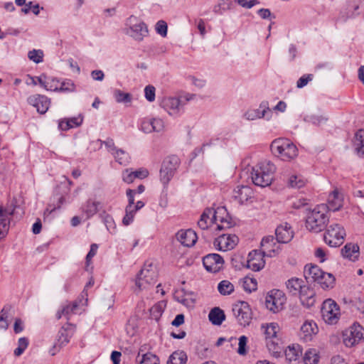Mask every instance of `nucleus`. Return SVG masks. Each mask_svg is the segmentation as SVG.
Wrapping results in <instances>:
<instances>
[{
	"instance_id": "79ce46f5",
	"label": "nucleus",
	"mask_w": 364,
	"mask_h": 364,
	"mask_svg": "<svg viewBox=\"0 0 364 364\" xmlns=\"http://www.w3.org/2000/svg\"><path fill=\"white\" fill-rule=\"evenodd\" d=\"M354 146L358 154L364 156V129H360L356 132Z\"/></svg>"
},
{
	"instance_id": "5fc2aeb1",
	"label": "nucleus",
	"mask_w": 364,
	"mask_h": 364,
	"mask_svg": "<svg viewBox=\"0 0 364 364\" xmlns=\"http://www.w3.org/2000/svg\"><path fill=\"white\" fill-rule=\"evenodd\" d=\"M257 282L256 279L246 277L242 282L243 289L247 292H252L257 289Z\"/></svg>"
},
{
	"instance_id": "9b49d317",
	"label": "nucleus",
	"mask_w": 364,
	"mask_h": 364,
	"mask_svg": "<svg viewBox=\"0 0 364 364\" xmlns=\"http://www.w3.org/2000/svg\"><path fill=\"white\" fill-rule=\"evenodd\" d=\"M183 105L181 98L176 97H165L160 102V107L172 117L179 116Z\"/></svg>"
},
{
	"instance_id": "7c9ffc66",
	"label": "nucleus",
	"mask_w": 364,
	"mask_h": 364,
	"mask_svg": "<svg viewBox=\"0 0 364 364\" xmlns=\"http://www.w3.org/2000/svg\"><path fill=\"white\" fill-rule=\"evenodd\" d=\"M262 329L264 330L265 340H273L280 337V328L278 323L272 322L262 325Z\"/></svg>"
},
{
	"instance_id": "9d476101",
	"label": "nucleus",
	"mask_w": 364,
	"mask_h": 364,
	"mask_svg": "<svg viewBox=\"0 0 364 364\" xmlns=\"http://www.w3.org/2000/svg\"><path fill=\"white\" fill-rule=\"evenodd\" d=\"M284 294L278 289H273L268 292L265 299V306L273 313H277L284 308L286 302Z\"/></svg>"
},
{
	"instance_id": "b1692460",
	"label": "nucleus",
	"mask_w": 364,
	"mask_h": 364,
	"mask_svg": "<svg viewBox=\"0 0 364 364\" xmlns=\"http://www.w3.org/2000/svg\"><path fill=\"white\" fill-rule=\"evenodd\" d=\"M176 237L177 240L186 247L193 246L198 240L196 232L191 229L181 230L176 233Z\"/></svg>"
},
{
	"instance_id": "4be33fe9",
	"label": "nucleus",
	"mask_w": 364,
	"mask_h": 364,
	"mask_svg": "<svg viewBox=\"0 0 364 364\" xmlns=\"http://www.w3.org/2000/svg\"><path fill=\"white\" fill-rule=\"evenodd\" d=\"M254 192L247 186H237L234 190L233 197L240 205H247L252 202Z\"/></svg>"
},
{
	"instance_id": "864d4df0",
	"label": "nucleus",
	"mask_w": 364,
	"mask_h": 364,
	"mask_svg": "<svg viewBox=\"0 0 364 364\" xmlns=\"http://www.w3.org/2000/svg\"><path fill=\"white\" fill-rule=\"evenodd\" d=\"M165 304L163 302H158L150 309V314L152 318L158 319L164 311Z\"/></svg>"
},
{
	"instance_id": "bb28decb",
	"label": "nucleus",
	"mask_w": 364,
	"mask_h": 364,
	"mask_svg": "<svg viewBox=\"0 0 364 364\" xmlns=\"http://www.w3.org/2000/svg\"><path fill=\"white\" fill-rule=\"evenodd\" d=\"M266 346L269 353L273 357L278 358L282 356L284 346L281 338L267 340V341H266Z\"/></svg>"
},
{
	"instance_id": "c85d7f7f",
	"label": "nucleus",
	"mask_w": 364,
	"mask_h": 364,
	"mask_svg": "<svg viewBox=\"0 0 364 364\" xmlns=\"http://www.w3.org/2000/svg\"><path fill=\"white\" fill-rule=\"evenodd\" d=\"M318 332V327L313 321H306L301 327V336L305 341L312 339L314 335Z\"/></svg>"
},
{
	"instance_id": "a878e982",
	"label": "nucleus",
	"mask_w": 364,
	"mask_h": 364,
	"mask_svg": "<svg viewBox=\"0 0 364 364\" xmlns=\"http://www.w3.org/2000/svg\"><path fill=\"white\" fill-rule=\"evenodd\" d=\"M276 240L279 243H287L293 237V231L288 223L278 226L275 230Z\"/></svg>"
},
{
	"instance_id": "dca6fc26",
	"label": "nucleus",
	"mask_w": 364,
	"mask_h": 364,
	"mask_svg": "<svg viewBox=\"0 0 364 364\" xmlns=\"http://www.w3.org/2000/svg\"><path fill=\"white\" fill-rule=\"evenodd\" d=\"M238 242V237L235 235L223 234L215 239L213 245L219 251H228L232 250Z\"/></svg>"
},
{
	"instance_id": "423d86ee",
	"label": "nucleus",
	"mask_w": 364,
	"mask_h": 364,
	"mask_svg": "<svg viewBox=\"0 0 364 364\" xmlns=\"http://www.w3.org/2000/svg\"><path fill=\"white\" fill-rule=\"evenodd\" d=\"M346 235V230L341 224L332 223L327 228L323 240L331 247H338L343 243Z\"/></svg>"
},
{
	"instance_id": "aec40b11",
	"label": "nucleus",
	"mask_w": 364,
	"mask_h": 364,
	"mask_svg": "<svg viewBox=\"0 0 364 364\" xmlns=\"http://www.w3.org/2000/svg\"><path fill=\"white\" fill-rule=\"evenodd\" d=\"M164 121L158 117L144 118L141 122V130L144 133L149 134L154 132H160L164 129Z\"/></svg>"
},
{
	"instance_id": "13d9d810",
	"label": "nucleus",
	"mask_w": 364,
	"mask_h": 364,
	"mask_svg": "<svg viewBox=\"0 0 364 364\" xmlns=\"http://www.w3.org/2000/svg\"><path fill=\"white\" fill-rule=\"evenodd\" d=\"M28 57L34 63H39L43 61V53L41 50L33 49L28 52Z\"/></svg>"
},
{
	"instance_id": "37998d69",
	"label": "nucleus",
	"mask_w": 364,
	"mask_h": 364,
	"mask_svg": "<svg viewBox=\"0 0 364 364\" xmlns=\"http://www.w3.org/2000/svg\"><path fill=\"white\" fill-rule=\"evenodd\" d=\"M112 155L115 161L121 165L127 166L130 162V156L124 149H117Z\"/></svg>"
},
{
	"instance_id": "a19ab883",
	"label": "nucleus",
	"mask_w": 364,
	"mask_h": 364,
	"mask_svg": "<svg viewBox=\"0 0 364 364\" xmlns=\"http://www.w3.org/2000/svg\"><path fill=\"white\" fill-rule=\"evenodd\" d=\"M142 350L140 349L137 355V360L139 364H159V358L152 353H146L141 355V358L139 359Z\"/></svg>"
},
{
	"instance_id": "ddd939ff",
	"label": "nucleus",
	"mask_w": 364,
	"mask_h": 364,
	"mask_svg": "<svg viewBox=\"0 0 364 364\" xmlns=\"http://www.w3.org/2000/svg\"><path fill=\"white\" fill-rule=\"evenodd\" d=\"M211 216L218 230H224L232 227L231 218L225 207H218L216 209H213Z\"/></svg>"
},
{
	"instance_id": "1a4fd4ad",
	"label": "nucleus",
	"mask_w": 364,
	"mask_h": 364,
	"mask_svg": "<svg viewBox=\"0 0 364 364\" xmlns=\"http://www.w3.org/2000/svg\"><path fill=\"white\" fill-rule=\"evenodd\" d=\"M321 313L323 320L328 324L336 323L340 318L339 306L331 299L323 302Z\"/></svg>"
},
{
	"instance_id": "72a5a7b5",
	"label": "nucleus",
	"mask_w": 364,
	"mask_h": 364,
	"mask_svg": "<svg viewBox=\"0 0 364 364\" xmlns=\"http://www.w3.org/2000/svg\"><path fill=\"white\" fill-rule=\"evenodd\" d=\"M77 309L78 304L77 302L68 304L63 306L61 309L57 311L56 318L57 319H60L64 316L67 318V320H69L72 315L77 314Z\"/></svg>"
},
{
	"instance_id": "2eb2a0df",
	"label": "nucleus",
	"mask_w": 364,
	"mask_h": 364,
	"mask_svg": "<svg viewBox=\"0 0 364 364\" xmlns=\"http://www.w3.org/2000/svg\"><path fill=\"white\" fill-rule=\"evenodd\" d=\"M15 207L10 204L4 207L0 206V237L6 235L11 220V216L14 214Z\"/></svg>"
},
{
	"instance_id": "bf43d9fd",
	"label": "nucleus",
	"mask_w": 364,
	"mask_h": 364,
	"mask_svg": "<svg viewBox=\"0 0 364 364\" xmlns=\"http://www.w3.org/2000/svg\"><path fill=\"white\" fill-rule=\"evenodd\" d=\"M247 337L245 336H241L239 338L238 343V349L237 353L241 355H245L247 354Z\"/></svg>"
},
{
	"instance_id": "603ef678",
	"label": "nucleus",
	"mask_w": 364,
	"mask_h": 364,
	"mask_svg": "<svg viewBox=\"0 0 364 364\" xmlns=\"http://www.w3.org/2000/svg\"><path fill=\"white\" fill-rule=\"evenodd\" d=\"M75 90V85L73 80L66 79L60 82L58 91L65 92H73Z\"/></svg>"
},
{
	"instance_id": "39448f33",
	"label": "nucleus",
	"mask_w": 364,
	"mask_h": 364,
	"mask_svg": "<svg viewBox=\"0 0 364 364\" xmlns=\"http://www.w3.org/2000/svg\"><path fill=\"white\" fill-rule=\"evenodd\" d=\"M157 276L156 267L152 263H146L137 274L135 284L140 291L148 289L156 284Z\"/></svg>"
},
{
	"instance_id": "f257e3e1",
	"label": "nucleus",
	"mask_w": 364,
	"mask_h": 364,
	"mask_svg": "<svg viewBox=\"0 0 364 364\" xmlns=\"http://www.w3.org/2000/svg\"><path fill=\"white\" fill-rule=\"evenodd\" d=\"M328 221V207L322 203L316 206L308 213L306 227L309 231L318 233L326 228Z\"/></svg>"
},
{
	"instance_id": "4d7b16f0",
	"label": "nucleus",
	"mask_w": 364,
	"mask_h": 364,
	"mask_svg": "<svg viewBox=\"0 0 364 364\" xmlns=\"http://www.w3.org/2000/svg\"><path fill=\"white\" fill-rule=\"evenodd\" d=\"M59 86H60L59 80H58L55 78L48 77L47 80H46V85H45V89L46 90L57 92V91H58Z\"/></svg>"
},
{
	"instance_id": "393cba45",
	"label": "nucleus",
	"mask_w": 364,
	"mask_h": 364,
	"mask_svg": "<svg viewBox=\"0 0 364 364\" xmlns=\"http://www.w3.org/2000/svg\"><path fill=\"white\" fill-rule=\"evenodd\" d=\"M298 295L304 306L311 307L314 305L316 302L315 291L306 283Z\"/></svg>"
},
{
	"instance_id": "2f4dec72",
	"label": "nucleus",
	"mask_w": 364,
	"mask_h": 364,
	"mask_svg": "<svg viewBox=\"0 0 364 364\" xmlns=\"http://www.w3.org/2000/svg\"><path fill=\"white\" fill-rule=\"evenodd\" d=\"M74 331L75 326L69 323L62 327L59 331L58 348L66 345L70 341V338L73 335Z\"/></svg>"
},
{
	"instance_id": "f3484780",
	"label": "nucleus",
	"mask_w": 364,
	"mask_h": 364,
	"mask_svg": "<svg viewBox=\"0 0 364 364\" xmlns=\"http://www.w3.org/2000/svg\"><path fill=\"white\" fill-rule=\"evenodd\" d=\"M203 264L207 271L215 273L223 269L224 259L220 255L213 253L203 257Z\"/></svg>"
},
{
	"instance_id": "8fccbe9b",
	"label": "nucleus",
	"mask_w": 364,
	"mask_h": 364,
	"mask_svg": "<svg viewBox=\"0 0 364 364\" xmlns=\"http://www.w3.org/2000/svg\"><path fill=\"white\" fill-rule=\"evenodd\" d=\"M138 210H135L134 205H127L125 209V215L123 218L122 223L124 225H129L133 220L136 213Z\"/></svg>"
},
{
	"instance_id": "473e14b6",
	"label": "nucleus",
	"mask_w": 364,
	"mask_h": 364,
	"mask_svg": "<svg viewBox=\"0 0 364 364\" xmlns=\"http://www.w3.org/2000/svg\"><path fill=\"white\" fill-rule=\"evenodd\" d=\"M341 254L343 257L355 261L359 257V247L355 244L348 243L342 248Z\"/></svg>"
},
{
	"instance_id": "0eeeda50",
	"label": "nucleus",
	"mask_w": 364,
	"mask_h": 364,
	"mask_svg": "<svg viewBox=\"0 0 364 364\" xmlns=\"http://www.w3.org/2000/svg\"><path fill=\"white\" fill-rule=\"evenodd\" d=\"M179 164L180 159L175 155L168 156L163 161L160 169V181L164 186H167L173 177Z\"/></svg>"
},
{
	"instance_id": "69168bd1",
	"label": "nucleus",
	"mask_w": 364,
	"mask_h": 364,
	"mask_svg": "<svg viewBox=\"0 0 364 364\" xmlns=\"http://www.w3.org/2000/svg\"><path fill=\"white\" fill-rule=\"evenodd\" d=\"M7 312L5 308H4L0 314V329H7L9 327V323L7 321Z\"/></svg>"
},
{
	"instance_id": "cd10ccee",
	"label": "nucleus",
	"mask_w": 364,
	"mask_h": 364,
	"mask_svg": "<svg viewBox=\"0 0 364 364\" xmlns=\"http://www.w3.org/2000/svg\"><path fill=\"white\" fill-rule=\"evenodd\" d=\"M149 176V171L146 168H139L136 171L126 169L122 172V179L127 183H132L135 178L143 179Z\"/></svg>"
},
{
	"instance_id": "5701e85b",
	"label": "nucleus",
	"mask_w": 364,
	"mask_h": 364,
	"mask_svg": "<svg viewBox=\"0 0 364 364\" xmlns=\"http://www.w3.org/2000/svg\"><path fill=\"white\" fill-rule=\"evenodd\" d=\"M28 103L36 108V110L40 114H45L50 106V99L45 95H33L28 97Z\"/></svg>"
},
{
	"instance_id": "de8ad7c7",
	"label": "nucleus",
	"mask_w": 364,
	"mask_h": 364,
	"mask_svg": "<svg viewBox=\"0 0 364 364\" xmlns=\"http://www.w3.org/2000/svg\"><path fill=\"white\" fill-rule=\"evenodd\" d=\"M306 180L301 175H291L288 179V184L291 188H300L304 186Z\"/></svg>"
},
{
	"instance_id": "6e6552de",
	"label": "nucleus",
	"mask_w": 364,
	"mask_h": 364,
	"mask_svg": "<svg viewBox=\"0 0 364 364\" xmlns=\"http://www.w3.org/2000/svg\"><path fill=\"white\" fill-rule=\"evenodd\" d=\"M127 34L137 41H141L148 36L149 30L145 23L138 19L136 16H130L127 20Z\"/></svg>"
},
{
	"instance_id": "a211bd4d",
	"label": "nucleus",
	"mask_w": 364,
	"mask_h": 364,
	"mask_svg": "<svg viewBox=\"0 0 364 364\" xmlns=\"http://www.w3.org/2000/svg\"><path fill=\"white\" fill-rule=\"evenodd\" d=\"M267 116V119L272 117V111L269 107V102L263 101L260 103L259 108L249 109L245 113V117L247 120H255Z\"/></svg>"
},
{
	"instance_id": "f704fd0d",
	"label": "nucleus",
	"mask_w": 364,
	"mask_h": 364,
	"mask_svg": "<svg viewBox=\"0 0 364 364\" xmlns=\"http://www.w3.org/2000/svg\"><path fill=\"white\" fill-rule=\"evenodd\" d=\"M305 283L301 279L291 278L287 282L286 286L290 294L298 295Z\"/></svg>"
},
{
	"instance_id": "4468645a",
	"label": "nucleus",
	"mask_w": 364,
	"mask_h": 364,
	"mask_svg": "<svg viewBox=\"0 0 364 364\" xmlns=\"http://www.w3.org/2000/svg\"><path fill=\"white\" fill-rule=\"evenodd\" d=\"M363 331L360 325H353L343 333V343L347 347H352L363 338Z\"/></svg>"
},
{
	"instance_id": "09e8293b",
	"label": "nucleus",
	"mask_w": 364,
	"mask_h": 364,
	"mask_svg": "<svg viewBox=\"0 0 364 364\" xmlns=\"http://www.w3.org/2000/svg\"><path fill=\"white\" fill-rule=\"evenodd\" d=\"M319 356L315 349H309L306 351L304 356V364H317Z\"/></svg>"
},
{
	"instance_id": "e433bc0d",
	"label": "nucleus",
	"mask_w": 364,
	"mask_h": 364,
	"mask_svg": "<svg viewBox=\"0 0 364 364\" xmlns=\"http://www.w3.org/2000/svg\"><path fill=\"white\" fill-rule=\"evenodd\" d=\"M82 123V117L80 116L61 120L58 127L61 130L66 131L69 129L77 127Z\"/></svg>"
},
{
	"instance_id": "c756f323",
	"label": "nucleus",
	"mask_w": 364,
	"mask_h": 364,
	"mask_svg": "<svg viewBox=\"0 0 364 364\" xmlns=\"http://www.w3.org/2000/svg\"><path fill=\"white\" fill-rule=\"evenodd\" d=\"M326 205L328 207V212H334L339 210L343 206V198L341 194L337 190H334L329 194L328 204Z\"/></svg>"
},
{
	"instance_id": "0e129e2a",
	"label": "nucleus",
	"mask_w": 364,
	"mask_h": 364,
	"mask_svg": "<svg viewBox=\"0 0 364 364\" xmlns=\"http://www.w3.org/2000/svg\"><path fill=\"white\" fill-rule=\"evenodd\" d=\"M312 79H313V75H311V74L304 75L301 76L298 80V81L296 82L297 87H299V88L304 87V86H306L308 84V82L309 81H311Z\"/></svg>"
},
{
	"instance_id": "052dcab7",
	"label": "nucleus",
	"mask_w": 364,
	"mask_h": 364,
	"mask_svg": "<svg viewBox=\"0 0 364 364\" xmlns=\"http://www.w3.org/2000/svg\"><path fill=\"white\" fill-rule=\"evenodd\" d=\"M156 88L151 85H149L144 88V96L147 101L152 102L155 100Z\"/></svg>"
},
{
	"instance_id": "c9c22d12",
	"label": "nucleus",
	"mask_w": 364,
	"mask_h": 364,
	"mask_svg": "<svg viewBox=\"0 0 364 364\" xmlns=\"http://www.w3.org/2000/svg\"><path fill=\"white\" fill-rule=\"evenodd\" d=\"M213 213V208H206L198 221V225L201 230H206L209 226L214 223L211 214Z\"/></svg>"
},
{
	"instance_id": "6ab92c4d",
	"label": "nucleus",
	"mask_w": 364,
	"mask_h": 364,
	"mask_svg": "<svg viewBox=\"0 0 364 364\" xmlns=\"http://www.w3.org/2000/svg\"><path fill=\"white\" fill-rule=\"evenodd\" d=\"M264 257H267L260 250H255L248 255L247 267L252 271L258 272L265 265Z\"/></svg>"
},
{
	"instance_id": "f03ea898",
	"label": "nucleus",
	"mask_w": 364,
	"mask_h": 364,
	"mask_svg": "<svg viewBox=\"0 0 364 364\" xmlns=\"http://www.w3.org/2000/svg\"><path fill=\"white\" fill-rule=\"evenodd\" d=\"M275 166L269 161H262L252 168L251 178L255 186L267 187L272 183Z\"/></svg>"
},
{
	"instance_id": "49530a36",
	"label": "nucleus",
	"mask_w": 364,
	"mask_h": 364,
	"mask_svg": "<svg viewBox=\"0 0 364 364\" xmlns=\"http://www.w3.org/2000/svg\"><path fill=\"white\" fill-rule=\"evenodd\" d=\"M218 290L222 295H230L234 291V285L228 280H223L218 284Z\"/></svg>"
},
{
	"instance_id": "e2e57ef3",
	"label": "nucleus",
	"mask_w": 364,
	"mask_h": 364,
	"mask_svg": "<svg viewBox=\"0 0 364 364\" xmlns=\"http://www.w3.org/2000/svg\"><path fill=\"white\" fill-rule=\"evenodd\" d=\"M98 250V245L93 243L90 245V250L86 256V264L88 266L91 262L92 259L96 255Z\"/></svg>"
},
{
	"instance_id": "20e7f679",
	"label": "nucleus",
	"mask_w": 364,
	"mask_h": 364,
	"mask_svg": "<svg viewBox=\"0 0 364 364\" xmlns=\"http://www.w3.org/2000/svg\"><path fill=\"white\" fill-rule=\"evenodd\" d=\"M304 274L306 279L316 282L323 289H331L334 286V276L323 272L316 265H306Z\"/></svg>"
},
{
	"instance_id": "7ed1b4c3",
	"label": "nucleus",
	"mask_w": 364,
	"mask_h": 364,
	"mask_svg": "<svg viewBox=\"0 0 364 364\" xmlns=\"http://www.w3.org/2000/svg\"><path fill=\"white\" fill-rule=\"evenodd\" d=\"M272 154L282 161H289L298 156V149L289 139L278 138L270 146Z\"/></svg>"
},
{
	"instance_id": "774afa93",
	"label": "nucleus",
	"mask_w": 364,
	"mask_h": 364,
	"mask_svg": "<svg viewBox=\"0 0 364 364\" xmlns=\"http://www.w3.org/2000/svg\"><path fill=\"white\" fill-rule=\"evenodd\" d=\"M91 76L95 80L102 81L105 77V74L100 70H95L91 72Z\"/></svg>"
},
{
	"instance_id": "58836bf2",
	"label": "nucleus",
	"mask_w": 364,
	"mask_h": 364,
	"mask_svg": "<svg viewBox=\"0 0 364 364\" xmlns=\"http://www.w3.org/2000/svg\"><path fill=\"white\" fill-rule=\"evenodd\" d=\"M99 203L89 199L82 206V211L86 215L87 218L92 217L98 211Z\"/></svg>"
},
{
	"instance_id": "680f3d73",
	"label": "nucleus",
	"mask_w": 364,
	"mask_h": 364,
	"mask_svg": "<svg viewBox=\"0 0 364 364\" xmlns=\"http://www.w3.org/2000/svg\"><path fill=\"white\" fill-rule=\"evenodd\" d=\"M167 23L164 21H159L156 24V31L162 37H166L167 35Z\"/></svg>"
},
{
	"instance_id": "6e6d98bb",
	"label": "nucleus",
	"mask_w": 364,
	"mask_h": 364,
	"mask_svg": "<svg viewBox=\"0 0 364 364\" xmlns=\"http://www.w3.org/2000/svg\"><path fill=\"white\" fill-rule=\"evenodd\" d=\"M28 345V341L26 338H21L18 342V347L14 350V355L20 356L26 349Z\"/></svg>"
},
{
	"instance_id": "412c9836",
	"label": "nucleus",
	"mask_w": 364,
	"mask_h": 364,
	"mask_svg": "<svg viewBox=\"0 0 364 364\" xmlns=\"http://www.w3.org/2000/svg\"><path fill=\"white\" fill-rule=\"evenodd\" d=\"M276 238L272 235L264 237L261 241V251L267 257H272L279 252V245Z\"/></svg>"
},
{
	"instance_id": "4c0bfd02",
	"label": "nucleus",
	"mask_w": 364,
	"mask_h": 364,
	"mask_svg": "<svg viewBox=\"0 0 364 364\" xmlns=\"http://www.w3.org/2000/svg\"><path fill=\"white\" fill-rule=\"evenodd\" d=\"M208 318L213 324L219 326L225 319V315L219 307H215L210 311Z\"/></svg>"
},
{
	"instance_id": "338daca9",
	"label": "nucleus",
	"mask_w": 364,
	"mask_h": 364,
	"mask_svg": "<svg viewBox=\"0 0 364 364\" xmlns=\"http://www.w3.org/2000/svg\"><path fill=\"white\" fill-rule=\"evenodd\" d=\"M102 143L105 144L108 151L110 152L111 154H112L113 152H114L118 149L115 146L112 139H107V140L104 141Z\"/></svg>"
},
{
	"instance_id": "3c124183",
	"label": "nucleus",
	"mask_w": 364,
	"mask_h": 364,
	"mask_svg": "<svg viewBox=\"0 0 364 364\" xmlns=\"http://www.w3.org/2000/svg\"><path fill=\"white\" fill-rule=\"evenodd\" d=\"M114 97L118 103H127L132 101V95L129 93H126L120 90L116 89L114 90Z\"/></svg>"
},
{
	"instance_id": "ea45409f",
	"label": "nucleus",
	"mask_w": 364,
	"mask_h": 364,
	"mask_svg": "<svg viewBox=\"0 0 364 364\" xmlns=\"http://www.w3.org/2000/svg\"><path fill=\"white\" fill-rule=\"evenodd\" d=\"M284 353L287 360L291 362L299 358V355L301 354V350L299 345L293 344L292 346H288V348L284 350Z\"/></svg>"
},
{
	"instance_id": "f8f14e48",
	"label": "nucleus",
	"mask_w": 364,
	"mask_h": 364,
	"mask_svg": "<svg viewBox=\"0 0 364 364\" xmlns=\"http://www.w3.org/2000/svg\"><path fill=\"white\" fill-rule=\"evenodd\" d=\"M232 311L239 324L244 327L250 325L252 321V310L245 301L234 305Z\"/></svg>"
},
{
	"instance_id": "c03bdc74",
	"label": "nucleus",
	"mask_w": 364,
	"mask_h": 364,
	"mask_svg": "<svg viewBox=\"0 0 364 364\" xmlns=\"http://www.w3.org/2000/svg\"><path fill=\"white\" fill-rule=\"evenodd\" d=\"M360 5L359 0H352L348 2L346 6V18H355L358 16L360 13L358 12Z\"/></svg>"
},
{
	"instance_id": "a18cd8bd",
	"label": "nucleus",
	"mask_w": 364,
	"mask_h": 364,
	"mask_svg": "<svg viewBox=\"0 0 364 364\" xmlns=\"http://www.w3.org/2000/svg\"><path fill=\"white\" fill-rule=\"evenodd\" d=\"M187 361V355L182 350L173 352L167 362V364H186Z\"/></svg>"
}]
</instances>
